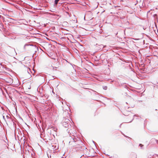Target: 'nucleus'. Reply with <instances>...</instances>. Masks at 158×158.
<instances>
[{"label": "nucleus", "instance_id": "12", "mask_svg": "<svg viewBox=\"0 0 158 158\" xmlns=\"http://www.w3.org/2000/svg\"><path fill=\"white\" fill-rule=\"evenodd\" d=\"M52 93L53 94H55V93L54 92V91H53V90L52 91Z\"/></svg>", "mask_w": 158, "mask_h": 158}, {"label": "nucleus", "instance_id": "14", "mask_svg": "<svg viewBox=\"0 0 158 158\" xmlns=\"http://www.w3.org/2000/svg\"><path fill=\"white\" fill-rule=\"evenodd\" d=\"M93 142L95 144V142L94 141H93Z\"/></svg>", "mask_w": 158, "mask_h": 158}, {"label": "nucleus", "instance_id": "2", "mask_svg": "<svg viewBox=\"0 0 158 158\" xmlns=\"http://www.w3.org/2000/svg\"><path fill=\"white\" fill-rule=\"evenodd\" d=\"M130 107V106L125 107V110L123 111V114L125 116H129V117L131 118V119L130 121L128 120L127 123L131 122L133 119L135 118V117H137L136 115H134L130 111L128 110L127 109H128Z\"/></svg>", "mask_w": 158, "mask_h": 158}, {"label": "nucleus", "instance_id": "16", "mask_svg": "<svg viewBox=\"0 0 158 158\" xmlns=\"http://www.w3.org/2000/svg\"><path fill=\"white\" fill-rule=\"evenodd\" d=\"M29 69V71L30 72V69Z\"/></svg>", "mask_w": 158, "mask_h": 158}, {"label": "nucleus", "instance_id": "10", "mask_svg": "<svg viewBox=\"0 0 158 158\" xmlns=\"http://www.w3.org/2000/svg\"><path fill=\"white\" fill-rule=\"evenodd\" d=\"M130 106L132 107V108H133V107H134V105H130Z\"/></svg>", "mask_w": 158, "mask_h": 158}, {"label": "nucleus", "instance_id": "3", "mask_svg": "<svg viewBox=\"0 0 158 158\" xmlns=\"http://www.w3.org/2000/svg\"><path fill=\"white\" fill-rule=\"evenodd\" d=\"M62 124L63 126L65 128L71 127V125L73 123L71 122L70 121L68 118H64L62 120Z\"/></svg>", "mask_w": 158, "mask_h": 158}, {"label": "nucleus", "instance_id": "1", "mask_svg": "<svg viewBox=\"0 0 158 158\" xmlns=\"http://www.w3.org/2000/svg\"><path fill=\"white\" fill-rule=\"evenodd\" d=\"M79 142H80V141H78L77 139L73 136L71 137L69 144L70 145H72L76 151L81 150L82 149V147L81 146L77 144Z\"/></svg>", "mask_w": 158, "mask_h": 158}, {"label": "nucleus", "instance_id": "11", "mask_svg": "<svg viewBox=\"0 0 158 158\" xmlns=\"http://www.w3.org/2000/svg\"><path fill=\"white\" fill-rule=\"evenodd\" d=\"M56 130H57V129H56V128H54V131H56Z\"/></svg>", "mask_w": 158, "mask_h": 158}, {"label": "nucleus", "instance_id": "6", "mask_svg": "<svg viewBox=\"0 0 158 158\" xmlns=\"http://www.w3.org/2000/svg\"><path fill=\"white\" fill-rule=\"evenodd\" d=\"M59 0H55V1H54L55 4L56 5L57 4V3Z\"/></svg>", "mask_w": 158, "mask_h": 158}, {"label": "nucleus", "instance_id": "9", "mask_svg": "<svg viewBox=\"0 0 158 158\" xmlns=\"http://www.w3.org/2000/svg\"><path fill=\"white\" fill-rule=\"evenodd\" d=\"M34 49H35L36 50L37 49L38 50V47L35 46H34Z\"/></svg>", "mask_w": 158, "mask_h": 158}, {"label": "nucleus", "instance_id": "18", "mask_svg": "<svg viewBox=\"0 0 158 158\" xmlns=\"http://www.w3.org/2000/svg\"><path fill=\"white\" fill-rule=\"evenodd\" d=\"M136 158H137V157H136Z\"/></svg>", "mask_w": 158, "mask_h": 158}, {"label": "nucleus", "instance_id": "7", "mask_svg": "<svg viewBox=\"0 0 158 158\" xmlns=\"http://www.w3.org/2000/svg\"><path fill=\"white\" fill-rule=\"evenodd\" d=\"M139 146L140 147L141 149H143V145H142L141 144H139Z\"/></svg>", "mask_w": 158, "mask_h": 158}, {"label": "nucleus", "instance_id": "13", "mask_svg": "<svg viewBox=\"0 0 158 158\" xmlns=\"http://www.w3.org/2000/svg\"><path fill=\"white\" fill-rule=\"evenodd\" d=\"M113 81H110V83H111V82H113Z\"/></svg>", "mask_w": 158, "mask_h": 158}, {"label": "nucleus", "instance_id": "4", "mask_svg": "<svg viewBox=\"0 0 158 158\" xmlns=\"http://www.w3.org/2000/svg\"><path fill=\"white\" fill-rule=\"evenodd\" d=\"M99 46H100V49H102L103 48H104L105 47H106V45L103 46L102 44L100 45Z\"/></svg>", "mask_w": 158, "mask_h": 158}, {"label": "nucleus", "instance_id": "15", "mask_svg": "<svg viewBox=\"0 0 158 158\" xmlns=\"http://www.w3.org/2000/svg\"><path fill=\"white\" fill-rule=\"evenodd\" d=\"M27 73H29V72H28V71H27Z\"/></svg>", "mask_w": 158, "mask_h": 158}, {"label": "nucleus", "instance_id": "5", "mask_svg": "<svg viewBox=\"0 0 158 158\" xmlns=\"http://www.w3.org/2000/svg\"><path fill=\"white\" fill-rule=\"evenodd\" d=\"M33 46V45H31V44H25V45H24V49H25V48L26 47V46Z\"/></svg>", "mask_w": 158, "mask_h": 158}, {"label": "nucleus", "instance_id": "17", "mask_svg": "<svg viewBox=\"0 0 158 158\" xmlns=\"http://www.w3.org/2000/svg\"><path fill=\"white\" fill-rule=\"evenodd\" d=\"M126 103L127 104H128V103L127 102H126Z\"/></svg>", "mask_w": 158, "mask_h": 158}, {"label": "nucleus", "instance_id": "8", "mask_svg": "<svg viewBox=\"0 0 158 158\" xmlns=\"http://www.w3.org/2000/svg\"><path fill=\"white\" fill-rule=\"evenodd\" d=\"M103 88L104 89L106 90L107 89V87L106 86H104L103 87Z\"/></svg>", "mask_w": 158, "mask_h": 158}]
</instances>
